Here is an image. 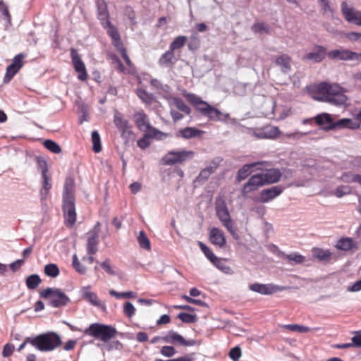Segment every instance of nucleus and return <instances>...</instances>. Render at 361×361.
<instances>
[{"instance_id": "obj_53", "label": "nucleus", "mask_w": 361, "mask_h": 361, "mask_svg": "<svg viewBox=\"0 0 361 361\" xmlns=\"http://www.w3.org/2000/svg\"><path fill=\"white\" fill-rule=\"evenodd\" d=\"M284 328L292 331L300 333H306L310 331L309 327L298 324H287L284 326Z\"/></svg>"}, {"instance_id": "obj_19", "label": "nucleus", "mask_w": 361, "mask_h": 361, "mask_svg": "<svg viewBox=\"0 0 361 361\" xmlns=\"http://www.w3.org/2000/svg\"><path fill=\"white\" fill-rule=\"evenodd\" d=\"M359 127L360 124L351 118H341L337 121L334 119L331 126H329L326 128L331 130H340L344 128L357 129Z\"/></svg>"}, {"instance_id": "obj_25", "label": "nucleus", "mask_w": 361, "mask_h": 361, "mask_svg": "<svg viewBox=\"0 0 361 361\" xmlns=\"http://www.w3.org/2000/svg\"><path fill=\"white\" fill-rule=\"evenodd\" d=\"M99 233L97 231L91 233V235L87 238V252L89 255H94L98 250L99 244Z\"/></svg>"}, {"instance_id": "obj_10", "label": "nucleus", "mask_w": 361, "mask_h": 361, "mask_svg": "<svg viewBox=\"0 0 361 361\" xmlns=\"http://www.w3.org/2000/svg\"><path fill=\"white\" fill-rule=\"evenodd\" d=\"M114 124L121 133V135L126 142H128L133 137V133L131 130L128 121L123 118V116L116 114L114 116Z\"/></svg>"}, {"instance_id": "obj_8", "label": "nucleus", "mask_w": 361, "mask_h": 361, "mask_svg": "<svg viewBox=\"0 0 361 361\" xmlns=\"http://www.w3.org/2000/svg\"><path fill=\"white\" fill-rule=\"evenodd\" d=\"M195 154L192 150H171L169 151L161 159L162 164L166 166L181 164L191 160Z\"/></svg>"}, {"instance_id": "obj_13", "label": "nucleus", "mask_w": 361, "mask_h": 361, "mask_svg": "<svg viewBox=\"0 0 361 361\" xmlns=\"http://www.w3.org/2000/svg\"><path fill=\"white\" fill-rule=\"evenodd\" d=\"M328 56L327 49L321 45H315L313 49L303 56L302 60L313 63H320Z\"/></svg>"}, {"instance_id": "obj_33", "label": "nucleus", "mask_w": 361, "mask_h": 361, "mask_svg": "<svg viewBox=\"0 0 361 361\" xmlns=\"http://www.w3.org/2000/svg\"><path fill=\"white\" fill-rule=\"evenodd\" d=\"M164 340L167 343L178 344L182 346L185 342V338L181 335L173 331H169L168 335L164 338Z\"/></svg>"}, {"instance_id": "obj_34", "label": "nucleus", "mask_w": 361, "mask_h": 361, "mask_svg": "<svg viewBox=\"0 0 361 361\" xmlns=\"http://www.w3.org/2000/svg\"><path fill=\"white\" fill-rule=\"evenodd\" d=\"M281 133L278 127L272 126L267 128L265 131L259 133H255V135L258 138H275L277 137Z\"/></svg>"}, {"instance_id": "obj_56", "label": "nucleus", "mask_w": 361, "mask_h": 361, "mask_svg": "<svg viewBox=\"0 0 361 361\" xmlns=\"http://www.w3.org/2000/svg\"><path fill=\"white\" fill-rule=\"evenodd\" d=\"M228 355L233 361H238L242 355L241 348L239 346L233 348L230 350Z\"/></svg>"}, {"instance_id": "obj_21", "label": "nucleus", "mask_w": 361, "mask_h": 361, "mask_svg": "<svg viewBox=\"0 0 361 361\" xmlns=\"http://www.w3.org/2000/svg\"><path fill=\"white\" fill-rule=\"evenodd\" d=\"M271 247H273L272 252L280 258L287 259L288 261H293L296 264H302L305 262V257L300 254L292 253L286 255L284 252L280 250L278 246L272 245Z\"/></svg>"}, {"instance_id": "obj_16", "label": "nucleus", "mask_w": 361, "mask_h": 361, "mask_svg": "<svg viewBox=\"0 0 361 361\" xmlns=\"http://www.w3.org/2000/svg\"><path fill=\"white\" fill-rule=\"evenodd\" d=\"M341 11L348 22L361 25V11L348 8L345 1L341 4Z\"/></svg>"}, {"instance_id": "obj_43", "label": "nucleus", "mask_w": 361, "mask_h": 361, "mask_svg": "<svg viewBox=\"0 0 361 361\" xmlns=\"http://www.w3.org/2000/svg\"><path fill=\"white\" fill-rule=\"evenodd\" d=\"M173 104L178 110L183 111L187 115H189L190 114V108L184 102V101L181 98L174 97Z\"/></svg>"}, {"instance_id": "obj_44", "label": "nucleus", "mask_w": 361, "mask_h": 361, "mask_svg": "<svg viewBox=\"0 0 361 361\" xmlns=\"http://www.w3.org/2000/svg\"><path fill=\"white\" fill-rule=\"evenodd\" d=\"M110 295L115 297L116 299L121 298H134L136 297V293L133 291L128 292H117L114 290H109Z\"/></svg>"}, {"instance_id": "obj_47", "label": "nucleus", "mask_w": 361, "mask_h": 361, "mask_svg": "<svg viewBox=\"0 0 361 361\" xmlns=\"http://www.w3.org/2000/svg\"><path fill=\"white\" fill-rule=\"evenodd\" d=\"M198 245L202 250V252L204 254L206 257L212 263L217 257L213 253V252L202 242L199 241Z\"/></svg>"}, {"instance_id": "obj_3", "label": "nucleus", "mask_w": 361, "mask_h": 361, "mask_svg": "<svg viewBox=\"0 0 361 361\" xmlns=\"http://www.w3.org/2000/svg\"><path fill=\"white\" fill-rule=\"evenodd\" d=\"M184 97L202 116L210 121H226L229 118L228 114L221 112L193 93H186Z\"/></svg>"}, {"instance_id": "obj_40", "label": "nucleus", "mask_w": 361, "mask_h": 361, "mask_svg": "<svg viewBox=\"0 0 361 361\" xmlns=\"http://www.w3.org/2000/svg\"><path fill=\"white\" fill-rule=\"evenodd\" d=\"M137 97L145 103L151 104L153 102L154 97L152 94L148 93L142 88H138L136 90Z\"/></svg>"}, {"instance_id": "obj_24", "label": "nucleus", "mask_w": 361, "mask_h": 361, "mask_svg": "<svg viewBox=\"0 0 361 361\" xmlns=\"http://www.w3.org/2000/svg\"><path fill=\"white\" fill-rule=\"evenodd\" d=\"M204 133V131L200 130L195 127H186L180 129L176 136L184 139H190L201 136Z\"/></svg>"}, {"instance_id": "obj_23", "label": "nucleus", "mask_w": 361, "mask_h": 361, "mask_svg": "<svg viewBox=\"0 0 361 361\" xmlns=\"http://www.w3.org/2000/svg\"><path fill=\"white\" fill-rule=\"evenodd\" d=\"M257 165H262V161L252 162L244 164L237 172L235 180L240 183L246 179L252 173V169Z\"/></svg>"}, {"instance_id": "obj_50", "label": "nucleus", "mask_w": 361, "mask_h": 361, "mask_svg": "<svg viewBox=\"0 0 361 361\" xmlns=\"http://www.w3.org/2000/svg\"><path fill=\"white\" fill-rule=\"evenodd\" d=\"M178 318H179L183 322L191 324L197 322V316L195 314H190L186 312H180L178 315Z\"/></svg>"}, {"instance_id": "obj_22", "label": "nucleus", "mask_w": 361, "mask_h": 361, "mask_svg": "<svg viewBox=\"0 0 361 361\" xmlns=\"http://www.w3.org/2000/svg\"><path fill=\"white\" fill-rule=\"evenodd\" d=\"M354 51L348 49H334L328 52V56L333 60L348 61L353 59Z\"/></svg>"}, {"instance_id": "obj_7", "label": "nucleus", "mask_w": 361, "mask_h": 361, "mask_svg": "<svg viewBox=\"0 0 361 361\" xmlns=\"http://www.w3.org/2000/svg\"><path fill=\"white\" fill-rule=\"evenodd\" d=\"M39 297L44 299H49V305L52 307H61L66 306L70 298L59 288H47L39 292Z\"/></svg>"}, {"instance_id": "obj_58", "label": "nucleus", "mask_w": 361, "mask_h": 361, "mask_svg": "<svg viewBox=\"0 0 361 361\" xmlns=\"http://www.w3.org/2000/svg\"><path fill=\"white\" fill-rule=\"evenodd\" d=\"M160 353L162 355L170 357L176 353V350L173 346L165 345L161 348Z\"/></svg>"}, {"instance_id": "obj_5", "label": "nucleus", "mask_w": 361, "mask_h": 361, "mask_svg": "<svg viewBox=\"0 0 361 361\" xmlns=\"http://www.w3.org/2000/svg\"><path fill=\"white\" fill-rule=\"evenodd\" d=\"M84 334L106 343L116 336L117 331L111 325L93 323L85 329Z\"/></svg>"}, {"instance_id": "obj_41", "label": "nucleus", "mask_w": 361, "mask_h": 361, "mask_svg": "<svg viewBox=\"0 0 361 361\" xmlns=\"http://www.w3.org/2000/svg\"><path fill=\"white\" fill-rule=\"evenodd\" d=\"M137 242L141 248L149 250L151 249L150 241L143 231H140L137 236Z\"/></svg>"}, {"instance_id": "obj_62", "label": "nucleus", "mask_w": 361, "mask_h": 361, "mask_svg": "<svg viewBox=\"0 0 361 361\" xmlns=\"http://www.w3.org/2000/svg\"><path fill=\"white\" fill-rule=\"evenodd\" d=\"M319 4H320L322 11H324V13H334V9L331 8L330 6V3L329 0H319Z\"/></svg>"}, {"instance_id": "obj_55", "label": "nucleus", "mask_w": 361, "mask_h": 361, "mask_svg": "<svg viewBox=\"0 0 361 361\" xmlns=\"http://www.w3.org/2000/svg\"><path fill=\"white\" fill-rule=\"evenodd\" d=\"M135 307L130 302H126L123 305V313L129 318L135 313Z\"/></svg>"}, {"instance_id": "obj_14", "label": "nucleus", "mask_w": 361, "mask_h": 361, "mask_svg": "<svg viewBox=\"0 0 361 361\" xmlns=\"http://www.w3.org/2000/svg\"><path fill=\"white\" fill-rule=\"evenodd\" d=\"M264 185L262 178L259 173L252 175L245 183L241 190L243 197H246L249 193L256 191L259 188Z\"/></svg>"}, {"instance_id": "obj_38", "label": "nucleus", "mask_w": 361, "mask_h": 361, "mask_svg": "<svg viewBox=\"0 0 361 361\" xmlns=\"http://www.w3.org/2000/svg\"><path fill=\"white\" fill-rule=\"evenodd\" d=\"M187 40L188 37L186 36H178L171 43L169 49L174 52L175 50L180 49L183 47L186 44Z\"/></svg>"}, {"instance_id": "obj_18", "label": "nucleus", "mask_w": 361, "mask_h": 361, "mask_svg": "<svg viewBox=\"0 0 361 361\" xmlns=\"http://www.w3.org/2000/svg\"><path fill=\"white\" fill-rule=\"evenodd\" d=\"M134 118L135 124L140 131L147 133L151 131L152 129H156L151 126L148 116L143 111L135 113Z\"/></svg>"}, {"instance_id": "obj_48", "label": "nucleus", "mask_w": 361, "mask_h": 361, "mask_svg": "<svg viewBox=\"0 0 361 361\" xmlns=\"http://www.w3.org/2000/svg\"><path fill=\"white\" fill-rule=\"evenodd\" d=\"M44 146L50 152L54 154H59L61 152V147L51 140H46L44 142Z\"/></svg>"}, {"instance_id": "obj_52", "label": "nucleus", "mask_w": 361, "mask_h": 361, "mask_svg": "<svg viewBox=\"0 0 361 361\" xmlns=\"http://www.w3.org/2000/svg\"><path fill=\"white\" fill-rule=\"evenodd\" d=\"M73 267L80 274H85L87 271V268L85 266L82 264L78 259L77 255L75 254L73 257Z\"/></svg>"}, {"instance_id": "obj_63", "label": "nucleus", "mask_w": 361, "mask_h": 361, "mask_svg": "<svg viewBox=\"0 0 361 361\" xmlns=\"http://www.w3.org/2000/svg\"><path fill=\"white\" fill-rule=\"evenodd\" d=\"M116 49L121 54V55L122 58L124 59L126 63L128 66H131V65H132L131 61L127 54L126 49H125L124 46H122L121 47H119L118 49Z\"/></svg>"}, {"instance_id": "obj_20", "label": "nucleus", "mask_w": 361, "mask_h": 361, "mask_svg": "<svg viewBox=\"0 0 361 361\" xmlns=\"http://www.w3.org/2000/svg\"><path fill=\"white\" fill-rule=\"evenodd\" d=\"M259 174L262 178L264 185L277 183L281 177V173L278 169H267Z\"/></svg>"}, {"instance_id": "obj_26", "label": "nucleus", "mask_w": 361, "mask_h": 361, "mask_svg": "<svg viewBox=\"0 0 361 361\" xmlns=\"http://www.w3.org/2000/svg\"><path fill=\"white\" fill-rule=\"evenodd\" d=\"M97 18L100 21L101 25L102 23L109 22V13L107 9V5L104 0H98L97 1Z\"/></svg>"}, {"instance_id": "obj_49", "label": "nucleus", "mask_w": 361, "mask_h": 361, "mask_svg": "<svg viewBox=\"0 0 361 361\" xmlns=\"http://www.w3.org/2000/svg\"><path fill=\"white\" fill-rule=\"evenodd\" d=\"M37 166L41 171L42 176L47 175L48 166L47 161L42 157H37L36 158Z\"/></svg>"}, {"instance_id": "obj_15", "label": "nucleus", "mask_w": 361, "mask_h": 361, "mask_svg": "<svg viewBox=\"0 0 361 361\" xmlns=\"http://www.w3.org/2000/svg\"><path fill=\"white\" fill-rule=\"evenodd\" d=\"M284 189L285 187L283 185H274L269 188L264 189L260 192L259 201L262 203L269 202L279 196Z\"/></svg>"}, {"instance_id": "obj_9", "label": "nucleus", "mask_w": 361, "mask_h": 361, "mask_svg": "<svg viewBox=\"0 0 361 361\" xmlns=\"http://www.w3.org/2000/svg\"><path fill=\"white\" fill-rule=\"evenodd\" d=\"M288 288L286 286H281L274 283L263 284L259 283H255L249 285L250 290L259 293L261 295H269L283 291Z\"/></svg>"}, {"instance_id": "obj_29", "label": "nucleus", "mask_w": 361, "mask_h": 361, "mask_svg": "<svg viewBox=\"0 0 361 361\" xmlns=\"http://www.w3.org/2000/svg\"><path fill=\"white\" fill-rule=\"evenodd\" d=\"M290 57L283 54L276 58L275 63L277 66L280 67L281 72L287 73L290 70Z\"/></svg>"}, {"instance_id": "obj_17", "label": "nucleus", "mask_w": 361, "mask_h": 361, "mask_svg": "<svg viewBox=\"0 0 361 361\" xmlns=\"http://www.w3.org/2000/svg\"><path fill=\"white\" fill-rule=\"evenodd\" d=\"M209 238L213 245L222 248L226 245V240L224 232L216 227H213L209 231Z\"/></svg>"}, {"instance_id": "obj_64", "label": "nucleus", "mask_w": 361, "mask_h": 361, "mask_svg": "<svg viewBox=\"0 0 361 361\" xmlns=\"http://www.w3.org/2000/svg\"><path fill=\"white\" fill-rule=\"evenodd\" d=\"M352 345L355 348H361V333L357 332L352 338Z\"/></svg>"}, {"instance_id": "obj_37", "label": "nucleus", "mask_w": 361, "mask_h": 361, "mask_svg": "<svg viewBox=\"0 0 361 361\" xmlns=\"http://www.w3.org/2000/svg\"><path fill=\"white\" fill-rule=\"evenodd\" d=\"M42 283V279L37 274H32L27 277L25 283L28 289L34 290Z\"/></svg>"}, {"instance_id": "obj_61", "label": "nucleus", "mask_w": 361, "mask_h": 361, "mask_svg": "<svg viewBox=\"0 0 361 361\" xmlns=\"http://www.w3.org/2000/svg\"><path fill=\"white\" fill-rule=\"evenodd\" d=\"M14 349L15 347L13 344L6 343L3 348L2 356L4 357L11 356L13 354Z\"/></svg>"}, {"instance_id": "obj_35", "label": "nucleus", "mask_w": 361, "mask_h": 361, "mask_svg": "<svg viewBox=\"0 0 361 361\" xmlns=\"http://www.w3.org/2000/svg\"><path fill=\"white\" fill-rule=\"evenodd\" d=\"M336 248L343 251H348L355 247V243L351 238H342L338 240Z\"/></svg>"}, {"instance_id": "obj_51", "label": "nucleus", "mask_w": 361, "mask_h": 361, "mask_svg": "<svg viewBox=\"0 0 361 361\" xmlns=\"http://www.w3.org/2000/svg\"><path fill=\"white\" fill-rule=\"evenodd\" d=\"M101 267L109 275L116 276L117 272L114 269L111 264V259L106 258L104 262L100 264Z\"/></svg>"}, {"instance_id": "obj_45", "label": "nucleus", "mask_w": 361, "mask_h": 361, "mask_svg": "<svg viewBox=\"0 0 361 361\" xmlns=\"http://www.w3.org/2000/svg\"><path fill=\"white\" fill-rule=\"evenodd\" d=\"M59 269L56 264H48L44 267V273L47 276L55 278L59 274Z\"/></svg>"}, {"instance_id": "obj_27", "label": "nucleus", "mask_w": 361, "mask_h": 361, "mask_svg": "<svg viewBox=\"0 0 361 361\" xmlns=\"http://www.w3.org/2000/svg\"><path fill=\"white\" fill-rule=\"evenodd\" d=\"M176 61L174 52L169 49L160 56L158 63L161 66L171 67L176 63Z\"/></svg>"}, {"instance_id": "obj_57", "label": "nucleus", "mask_w": 361, "mask_h": 361, "mask_svg": "<svg viewBox=\"0 0 361 361\" xmlns=\"http://www.w3.org/2000/svg\"><path fill=\"white\" fill-rule=\"evenodd\" d=\"M0 13L1 16H4L7 23L11 24V16L9 13L8 7L4 4L3 1H0Z\"/></svg>"}, {"instance_id": "obj_6", "label": "nucleus", "mask_w": 361, "mask_h": 361, "mask_svg": "<svg viewBox=\"0 0 361 361\" xmlns=\"http://www.w3.org/2000/svg\"><path fill=\"white\" fill-rule=\"evenodd\" d=\"M215 209L216 215L222 224L226 228L233 238L238 239V234L237 233L236 228L231 220L226 203L223 198H216L215 202Z\"/></svg>"}, {"instance_id": "obj_32", "label": "nucleus", "mask_w": 361, "mask_h": 361, "mask_svg": "<svg viewBox=\"0 0 361 361\" xmlns=\"http://www.w3.org/2000/svg\"><path fill=\"white\" fill-rule=\"evenodd\" d=\"M42 185L40 190V196L41 200L44 201L48 194L49 193L50 190L51 189L52 184L51 178L47 175L42 176Z\"/></svg>"}, {"instance_id": "obj_60", "label": "nucleus", "mask_w": 361, "mask_h": 361, "mask_svg": "<svg viewBox=\"0 0 361 361\" xmlns=\"http://www.w3.org/2000/svg\"><path fill=\"white\" fill-rule=\"evenodd\" d=\"M350 188L346 185H341L338 187L334 192V194L338 197H341L348 193H350Z\"/></svg>"}, {"instance_id": "obj_59", "label": "nucleus", "mask_w": 361, "mask_h": 361, "mask_svg": "<svg viewBox=\"0 0 361 361\" xmlns=\"http://www.w3.org/2000/svg\"><path fill=\"white\" fill-rule=\"evenodd\" d=\"M26 55L23 53H20L14 56L12 61V64L21 68L23 66V59Z\"/></svg>"}, {"instance_id": "obj_54", "label": "nucleus", "mask_w": 361, "mask_h": 361, "mask_svg": "<svg viewBox=\"0 0 361 361\" xmlns=\"http://www.w3.org/2000/svg\"><path fill=\"white\" fill-rule=\"evenodd\" d=\"M212 264L216 268H218L219 269H220L221 271L226 274L229 273L231 270L230 267L226 264L225 262L221 259H219L218 257H216V259L212 262Z\"/></svg>"}, {"instance_id": "obj_28", "label": "nucleus", "mask_w": 361, "mask_h": 361, "mask_svg": "<svg viewBox=\"0 0 361 361\" xmlns=\"http://www.w3.org/2000/svg\"><path fill=\"white\" fill-rule=\"evenodd\" d=\"M314 120L317 125L322 126L325 130H331L327 129L326 128L331 126V123H333L334 121V118L331 117V115L328 113L319 114L314 118Z\"/></svg>"}, {"instance_id": "obj_2", "label": "nucleus", "mask_w": 361, "mask_h": 361, "mask_svg": "<svg viewBox=\"0 0 361 361\" xmlns=\"http://www.w3.org/2000/svg\"><path fill=\"white\" fill-rule=\"evenodd\" d=\"M317 96L314 98L320 102L341 106L345 104L348 98L342 87L337 85H330L323 82L317 87Z\"/></svg>"}, {"instance_id": "obj_11", "label": "nucleus", "mask_w": 361, "mask_h": 361, "mask_svg": "<svg viewBox=\"0 0 361 361\" xmlns=\"http://www.w3.org/2000/svg\"><path fill=\"white\" fill-rule=\"evenodd\" d=\"M71 56L74 69L78 73V80L81 81L86 80L87 79V73L85 65L75 49H71Z\"/></svg>"}, {"instance_id": "obj_39", "label": "nucleus", "mask_w": 361, "mask_h": 361, "mask_svg": "<svg viewBox=\"0 0 361 361\" xmlns=\"http://www.w3.org/2000/svg\"><path fill=\"white\" fill-rule=\"evenodd\" d=\"M20 68L18 66H14V64L11 63L6 68V72L4 78V82L8 83L11 79L14 77V75L19 71Z\"/></svg>"}, {"instance_id": "obj_46", "label": "nucleus", "mask_w": 361, "mask_h": 361, "mask_svg": "<svg viewBox=\"0 0 361 361\" xmlns=\"http://www.w3.org/2000/svg\"><path fill=\"white\" fill-rule=\"evenodd\" d=\"M251 30L255 33H269L270 27L264 23H256L252 25Z\"/></svg>"}, {"instance_id": "obj_4", "label": "nucleus", "mask_w": 361, "mask_h": 361, "mask_svg": "<svg viewBox=\"0 0 361 361\" xmlns=\"http://www.w3.org/2000/svg\"><path fill=\"white\" fill-rule=\"evenodd\" d=\"M62 343L59 335L53 331L39 334L31 341V345L41 352H49L61 346Z\"/></svg>"}, {"instance_id": "obj_36", "label": "nucleus", "mask_w": 361, "mask_h": 361, "mask_svg": "<svg viewBox=\"0 0 361 361\" xmlns=\"http://www.w3.org/2000/svg\"><path fill=\"white\" fill-rule=\"evenodd\" d=\"M312 255L319 261H329L331 257V252L329 250L317 247L312 249Z\"/></svg>"}, {"instance_id": "obj_42", "label": "nucleus", "mask_w": 361, "mask_h": 361, "mask_svg": "<svg viewBox=\"0 0 361 361\" xmlns=\"http://www.w3.org/2000/svg\"><path fill=\"white\" fill-rule=\"evenodd\" d=\"M92 142L93 151L96 153L100 152L102 151L101 138L97 130L92 133Z\"/></svg>"}, {"instance_id": "obj_12", "label": "nucleus", "mask_w": 361, "mask_h": 361, "mask_svg": "<svg viewBox=\"0 0 361 361\" xmlns=\"http://www.w3.org/2000/svg\"><path fill=\"white\" fill-rule=\"evenodd\" d=\"M102 26L106 31L107 35L111 38V44L115 49H118L123 46L121 35L116 26L113 25L111 21L102 23Z\"/></svg>"}, {"instance_id": "obj_1", "label": "nucleus", "mask_w": 361, "mask_h": 361, "mask_svg": "<svg viewBox=\"0 0 361 361\" xmlns=\"http://www.w3.org/2000/svg\"><path fill=\"white\" fill-rule=\"evenodd\" d=\"M74 192V179L68 176L65 180L63 190V212L66 224L70 226H73L76 221Z\"/></svg>"}, {"instance_id": "obj_30", "label": "nucleus", "mask_w": 361, "mask_h": 361, "mask_svg": "<svg viewBox=\"0 0 361 361\" xmlns=\"http://www.w3.org/2000/svg\"><path fill=\"white\" fill-rule=\"evenodd\" d=\"M90 286L83 287L80 292L83 299L88 301L90 304L94 306H99L100 300L98 299V297L95 293L91 292L90 290Z\"/></svg>"}, {"instance_id": "obj_31", "label": "nucleus", "mask_w": 361, "mask_h": 361, "mask_svg": "<svg viewBox=\"0 0 361 361\" xmlns=\"http://www.w3.org/2000/svg\"><path fill=\"white\" fill-rule=\"evenodd\" d=\"M159 133L161 131L158 129H152L151 131L145 133L144 136L137 140V146L142 149L147 148L150 145L149 139L152 138V136H157Z\"/></svg>"}]
</instances>
